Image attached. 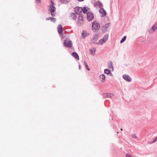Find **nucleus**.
I'll return each mask as SVG.
<instances>
[{
	"instance_id": "obj_1",
	"label": "nucleus",
	"mask_w": 157,
	"mask_h": 157,
	"mask_svg": "<svg viewBox=\"0 0 157 157\" xmlns=\"http://www.w3.org/2000/svg\"><path fill=\"white\" fill-rule=\"evenodd\" d=\"M54 3L53 2L51 1L50 2V5L49 7V11L51 12L52 16L55 17V12L56 10L55 7L53 6Z\"/></svg>"
},
{
	"instance_id": "obj_2",
	"label": "nucleus",
	"mask_w": 157,
	"mask_h": 157,
	"mask_svg": "<svg viewBox=\"0 0 157 157\" xmlns=\"http://www.w3.org/2000/svg\"><path fill=\"white\" fill-rule=\"evenodd\" d=\"M100 27V24L96 21L93 23L92 25V29L95 31L99 30Z\"/></svg>"
},
{
	"instance_id": "obj_3",
	"label": "nucleus",
	"mask_w": 157,
	"mask_h": 157,
	"mask_svg": "<svg viewBox=\"0 0 157 157\" xmlns=\"http://www.w3.org/2000/svg\"><path fill=\"white\" fill-rule=\"evenodd\" d=\"M108 35H105L102 39L99 40V42L98 43V44L101 45L103 44L108 40Z\"/></svg>"
},
{
	"instance_id": "obj_4",
	"label": "nucleus",
	"mask_w": 157,
	"mask_h": 157,
	"mask_svg": "<svg viewBox=\"0 0 157 157\" xmlns=\"http://www.w3.org/2000/svg\"><path fill=\"white\" fill-rule=\"evenodd\" d=\"M87 19L89 21L93 20L94 18V15L93 13L88 12L87 13Z\"/></svg>"
},
{
	"instance_id": "obj_5",
	"label": "nucleus",
	"mask_w": 157,
	"mask_h": 157,
	"mask_svg": "<svg viewBox=\"0 0 157 157\" xmlns=\"http://www.w3.org/2000/svg\"><path fill=\"white\" fill-rule=\"evenodd\" d=\"M64 44L65 46L67 47H70L72 46L71 42L68 40H65L64 42Z\"/></svg>"
},
{
	"instance_id": "obj_6",
	"label": "nucleus",
	"mask_w": 157,
	"mask_h": 157,
	"mask_svg": "<svg viewBox=\"0 0 157 157\" xmlns=\"http://www.w3.org/2000/svg\"><path fill=\"white\" fill-rule=\"evenodd\" d=\"M78 23L79 24H82L83 23V17L81 16H79L77 18Z\"/></svg>"
},
{
	"instance_id": "obj_7",
	"label": "nucleus",
	"mask_w": 157,
	"mask_h": 157,
	"mask_svg": "<svg viewBox=\"0 0 157 157\" xmlns=\"http://www.w3.org/2000/svg\"><path fill=\"white\" fill-rule=\"evenodd\" d=\"M94 6L95 7H99L101 8L103 6L102 4L99 1H97L94 3Z\"/></svg>"
},
{
	"instance_id": "obj_8",
	"label": "nucleus",
	"mask_w": 157,
	"mask_h": 157,
	"mask_svg": "<svg viewBox=\"0 0 157 157\" xmlns=\"http://www.w3.org/2000/svg\"><path fill=\"white\" fill-rule=\"evenodd\" d=\"M57 29L58 32L59 34H61L63 33V28L61 25H60L58 26Z\"/></svg>"
},
{
	"instance_id": "obj_9",
	"label": "nucleus",
	"mask_w": 157,
	"mask_h": 157,
	"mask_svg": "<svg viewBox=\"0 0 157 157\" xmlns=\"http://www.w3.org/2000/svg\"><path fill=\"white\" fill-rule=\"evenodd\" d=\"M123 78L126 81L128 82H130L131 80V79L130 77L128 75H123Z\"/></svg>"
},
{
	"instance_id": "obj_10",
	"label": "nucleus",
	"mask_w": 157,
	"mask_h": 157,
	"mask_svg": "<svg viewBox=\"0 0 157 157\" xmlns=\"http://www.w3.org/2000/svg\"><path fill=\"white\" fill-rule=\"evenodd\" d=\"M99 12L102 14V16H104L106 15V12L103 8H101L99 10Z\"/></svg>"
},
{
	"instance_id": "obj_11",
	"label": "nucleus",
	"mask_w": 157,
	"mask_h": 157,
	"mask_svg": "<svg viewBox=\"0 0 157 157\" xmlns=\"http://www.w3.org/2000/svg\"><path fill=\"white\" fill-rule=\"evenodd\" d=\"M157 29V27H156V26L154 25L153 26L152 28H151L149 30V32L152 33L154 32V31Z\"/></svg>"
},
{
	"instance_id": "obj_12",
	"label": "nucleus",
	"mask_w": 157,
	"mask_h": 157,
	"mask_svg": "<svg viewBox=\"0 0 157 157\" xmlns=\"http://www.w3.org/2000/svg\"><path fill=\"white\" fill-rule=\"evenodd\" d=\"M72 55L75 58L78 59V60H79V56L77 53L74 52L72 53Z\"/></svg>"
},
{
	"instance_id": "obj_13",
	"label": "nucleus",
	"mask_w": 157,
	"mask_h": 157,
	"mask_svg": "<svg viewBox=\"0 0 157 157\" xmlns=\"http://www.w3.org/2000/svg\"><path fill=\"white\" fill-rule=\"evenodd\" d=\"M96 51V49L95 48H93L92 49H90V54L92 55H94Z\"/></svg>"
},
{
	"instance_id": "obj_14",
	"label": "nucleus",
	"mask_w": 157,
	"mask_h": 157,
	"mask_svg": "<svg viewBox=\"0 0 157 157\" xmlns=\"http://www.w3.org/2000/svg\"><path fill=\"white\" fill-rule=\"evenodd\" d=\"M108 65L109 68L111 70H113V68L112 65V63L111 61H109L108 63Z\"/></svg>"
},
{
	"instance_id": "obj_15",
	"label": "nucleus",
	"mask_w": 157,
	"mask_h": 157,
	"mask_svg": "<svg viewBox=\"0 0 157 157\" xmlns=\"http://www.w3.org/2000/svg\"><path fill=\"white\" fill-rule=\"evenodd\" d=\"M104 95L107 98H110L113 96V93L108 94L105 93L104 94Z\"/></svg>"
},
{
	"instance_id": "obj_16",
	"label": "nucleus",
	"mask_w": 157,
	"mask_h": 157,
	"mask_svg": "<svg viewBox=\"0 0 157 157\" xmlns=\"http://www.w3.org/2000/svg\"><path fill=\"white\" fill-rule=\"evenodd\" d=\"M100 79H101V81L104 82L105 79V76L104 75H101L100 76Z\"/></svg>"
},
{
	"instance_id": "obj_17",
	"label": "nucleus",
	"mask_w": 157,
	"mask_h": 157,
	"mask_svg": "<svg viewBox=\"0 0 157 157\" xmlns=\"http://www.w3.org/2000/svg\"><path fill=\"white\" fill-rule=\"evenodd\" d=\"M88 34L85 31H83L82 33V36L83 38H85L87 35Z\"/></svg>"
},
{
	"instance_id": "obj_18",
	"label": "nucleus",
	"mask_w": 157,
	"mask_h": 157,
	"mask_svg": "<svg viewBox=\"0 0 157 157\" xmlns=\"http://www.w3.org/2000/svg\"><path fill=\"white\" fill-rule=\"evenodd\" d=\"M89 9V8L87 7H84L83 9H82L83 12L84 13H85ZM81 10L82 9H81Z\"/></svg>"
},
{
	"instance_id": "obj_19",
	"label": "nucleus",
	"mask_w": 157,
	"mask_h": 157,
	"mask_svg": "<svg viewBox=\"0 0 157 157\" xmlns=\"http://www.w3.org/2000/svg\"><path fill=\"white\" fill-rule=\"evenodd\" d=\"M110 71L108 69H105L104 70V73L106 74H108L109 73H110Z\"/></svg>"
},
{
	"instance_id": "obj_20",
	"label": "nucleus",
	"mask_w": 157,
	"mask_h": 157,
	"mask_svg": "<svg viewBox=\"0 0 157 157\" xmlns=\"http://www.w3.org/2000/svg\"><path fill=\"white\" fill-rule=\"evenodd\" d=\"M47 20H52L53 21H55V18L52 17H48L47 18Z\"/></svg>"
},
{
	"instance_id": "obj_21",
	"label": "nucleus",
	"mask_w": 157,
	"mask_h": 157,
	"mask_svg": "<svg viewBox=\"0 0 157 157\" xmlns=\"http://www.w3.org/2000/svg\"><path fill=\"white\" fill-rule=\"evenodd\" d=\"M126 38V36H124V37L122 39L120 42L121 43H122L124 42V41L125 40Z\"/></svg>"
},
{
	"instance_id": "obj_22",
	"label": "nucleus",
	"mask_w": 157,
	"mask_h": 157,
	"mask_svg": "<svg viewBox=\"0 0 157 157\" xmlns=\"http://www.w3.org/2000/svg\"><path fill=\"white\" fill-rule=\"evenodd\" d=\"M70 0H61V2L63 3H66L68 2Z\"/></svg>"
},
{
	"instance_id": "obj_23",
	"label": "nucleus",
	"mask_w": 157,
	"mask_h": 157,
	"mask_svg": "<svg viewBox=\"0 0 157 157\" xmlns=\"http://www.w3.org/2000/svg\"><path fill=\"white\" fill-rule=\"evenodd\" d=\"M84 63H85V66H86V69H87V70H88L89 71L90 69L89 68V67H88V65H87V64L86 63V62H84Z\"/></svg>"
},
{
	"instance_id": "obj_24",
	"label": "nucleus",
	"mask_w": 157,
	"mask_h": 157,
	"mask_svg": "<svg viewBox=\"0 0 157 157\" xmlns=\"http://www.w3.org/2000/svg\"><path fill=\"white\" fill-rule=\"evenodd\" d=\"M132 137V138H136L137 136L135 134H133L131 135Z\"/></svg>"
},
{
	"instance_id": "obj_25",
	"label": "nucleus",
	"mask_w": 157,
	"mask_h": 157,
	"mask_svg": "<svg viewBox=\"0 0 157 157\" xmlns=\"http://www.w3.org/2000/svg\"><path fill=\"white\" fill-rule=\"evenodd\" d=\"M155 140H154L152 141H151L150 142V144H152L155 143Z\"/></svg>"
},
{
	"instance_id": "obj_26",
	"label": "nucleus",
	"mask_w": 157,
	"mask_h": 157,
	"mask_svg": "<svg viewBox=\"0 0 157 157\" xmlns=\"http://www.w3.org/2000/svg\"><path fill=\"white\" fill-rule=\"evenodd\" d=\"M155 140H154L152 141H151L150 142V144H152L155 143Z\"/></svg>"
},
{
	"instance_id": "obj_27",
	"label": "nucleus",
	"mask_w": 157,
	"mask_h": 157,
	"mask_svg": "<svg viewBox=\"0 0 157 157\" xmlns=\"http://www.w3.org/2000/svg\"><path fill=\"white\" fill-rule=\"evenodd\" d=\"M126 157H132L131 155H130L129 154H127L126 155Z\"/></svg>"
},
{
	"instance_id": "obj_28",
	"label": "nucleus",
	"mask_w": 157,
	"mask_h": 157,
	"mask_svg": "<svg viewBox=\"0 0 157 157\" xmlns=\"http://www.w3.org/2000/svg\"><path fill=\"white\" fill-rule=\"evenodd\" d=\"M155 140V142L157 140V136L156 137V138L154 139Z\"/></svg>"
},
{
	"instance_id": "obj_29",
	"label": "nucleus",
	"mask_w": 157,
	"mask_h": 157,
	"mask_svg": "<svg viewBox=\"0 0 157 157\" xmlns=\"http://www.w3.org/2000/svg\"><path fill=\"white\" fill-rule=\"evenodd\" d=\"M78 0L79 2H82V1H83L84 0Z\"/></svg>"
},
{
	"instance_id": "obj_30",
	"label": "nucleus",
	"mask_w": 157,
	"mask_h": 157,
	"mask_svg": "<svg viewBox=\"0 0 157 157\" xmlns=\"http://www.w3.org/2000/svg\"><path fill=\"white\" fill-rule=\"evenodd\" d=\"M73 15L74 16V17H75L76 16L75 15H76V14H73Z\"/></svg>"
},
{
	"instance_id": "obj_31",
	"label": "nucleus",
	"mask_w": 157,
	"mask_h": 157,
	"mask_svg": "<svg viewBox=\"0 0 157 157\" xmlns=\"http://www.w3.org/2000/svg\"><path fill=\"white\" fill-rule=\"evenodd\" d=\"M37 1H38L39 2H40V0H36Z\"/></svg>"
},
{
	"instance_id": "obj_32",
	"label": "nucleus",
	"mask_w": 157,
	"mask_h": 157,
	"mask_svg": "<svg viewBox=\"0 0 157 157\" xmlns=\"http://www.w3.org/2000/svg\"><path fill=\"white\" fill-rule=\"evenodd\" d=\"M98 37V36L97 35H96V37L97 38Z\"/></svg>"
},
{
	"instance_id": "obj_33",
	"label": "nucleus",
	"mask_w": 157,
	"mask_h": 157,
	"mask_svg": "<svg viewBox=\"0 0 157 157\" xmlns=\"http://www.w3.org/2000/svg\"><path fill=\"white\" fill-rule=\"evenodd\" d=\"M121 130L122 131L123 130L121 128Z\"/></svg>"
},
{
	"instance_id": "obj_34",
	"label": "nucleus",
	"mask_w": 157,
	"mask_h": 157,
	"mask_svg": "<svg viewBox=\"0 0 157 157\" xmlns=\"http://www.w3.org/2000/svg\"><path fill=\"white\" fill-rule=\"evenodd\" d=\"M94 38H95V37H94V38H93V40H94Z\"/></svg>"
}]
</instances>
